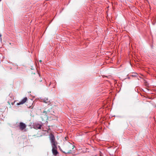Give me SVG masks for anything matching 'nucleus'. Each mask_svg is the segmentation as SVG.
<instances>
[{
    "label": "nucleus",
    "mask_w": 156,
    "mask_h": 156,
    "mask_svg": "<svg viewBox=\"0 0 156 156\" xmlns=\"http://www.w3.org/2000/svg\"><path fill=\"white\" fill-rule=\"evenodd\" d=\"M1 37V34H0V37Z\"/></svg>",
    "instance_id": "nucleus-9"
},
{
    "label": "nucleus",
    "mask_w": 156,
    "mask_h": 156,
    "mask_svg": "<svg viewBox=\"0 0 156 156\" xmlns=\"http://www.w3.org/2000/svg\"><path fill=\"white\" fill-rule=\"evenodd\" d=\"M74 145L71 144H70L69 145L67 146L66 147V151H63L65 154H69L71 153L72 150L74 147Z\"/></svg>",
    "instance_id": "nucleus-2"
},
{
    "label": "nucleus",
    "mask_w": 156,
    "mask_h": 156,
    "mask_svg": "<svg viewBox=\"0 0 156 156\" xmlns=\"http://www.w3.org/2000/svg\"><path fill=\"white\" fill-rule=\"evenodd\" d=\"M41 100L42 101L46 103L48 105H49L50 103V101L48 98H42L41 99Z\"/></svg>",
    "instance_id": "nucleus-3"
},
{
    "label": "nucleus",
    "mask_w": 156,
    "mask_h": 156,
    "mask_svg": "<svg viewBox=\"0 0 156 156\" xmlns=\"http://www.w3.org/2000/svg\"><path fill=\"white\" fill-rule=\"evenodd\" d=\"M15 101H14L13 102H11V101H8V103L10 105V103H11V104L12 105H13L15 103Z\"/></svg>",
    "instance_id": "nucleus-7"
},
{
    "label": "nucleus",
    "mask_w": 156,
    "mask_h": 156,
    "mask_svg": "<svg viewBox=\"0 0 156 156\" xmlns=\"http://www.w3.org/2000/svg\"><path fill=\"white\" fill-rule=\"evenodd\" d=\"M49 139L52 147V152L55 155H56L58 153L57 151V142L55 141L54 135L51 133L49 135Z\"/></svg>",
    "instance_id": "nucleus-1"
},
{
    "label": "nucleus",
    "mask_w": 156,
    "mask_h": 156,
    "mask_svg": "<svg viewBox=\"0 0 156 156\" xmlns=\"http://www.w3.org/2000/svg\"><path fill=\"white\" fill-rule=\"evenodd\" d=\"M137 74H136L135 75H132L131 76H136Z\"/></svg>",
    "instance_id": "nucleus-8"
},
{
    "label": "nucleus",
    "mask_w": 156,
    "mask_h": 156,
    "mask_svg": "<svg viewBox=\"0 0 156 156\" xmlns=\"http://www.w3.org/2000/svg\"><path fill=\"white\" fill-rule=\"evenodd\" d=\"M1 0H0V1H1Z\"/></svg>",
    "instance_id": "nucleus-13"
},
{
    "label": "nucleus",
    "mask_w": 156,
    "mask_h": 156,
    "mask_svg": "<svg viewBox=\"0 0 156 156\" xmlns=\"http://www.w3.org/2000/svg\"><path fill=\"white\" fill-rule=\"evenodd\" d=\"M100 156H102L101 155H100Z\"/></svg>",
    "instance_id": "nucleus-12"
},
{
    "label": "nucleus",
    "mask_w": 156,
    "mask_h": 156,
    "mask_svg": "<svg viewBox=\"0 0 156 156\" xmlns=\"http://www.w3.org/2000/svg\"><path fill=\"white\" fill-rule=\"evenodd\" d=\"M60 151H62V150L60 148Z\"/></svg>",
    "instance_id": "nucleus-11"
},
{
    "label": "nucleus",
    "mask_w": 156,
    "mask_h": 156,
    "mask_svg": "<svg viewBox=\"0 0 156 156\" xmlns=\"http://www.w3.org/2000/svg\"><path fill=\"white\" fill-rule=\"evenodd\" d=\"M20 128L21 130H23L26 127V124L22 122H20Z\"/></svg>",
    "instance_id": "nucleus-5"
},
{
    "label": "nucleus",
    "mask_w": 156,
    "mask_h": 156,
    "mask_svg": "<svg viewBox=\"0 0 156 156\" xmlns=\"http://www.w3.org/2000/svg\"><path fill=\"white\" fill-rule=\"evenodd\" d=\"M42 125L39 124H35L34 125V128L35 129H40L41 128Z\"/></svg>",
    "instance_id": "nucleus-6"
},
{
    "label": "nucleus",
    "mask_w": 156,
    "mask_h": 156,
    "mask_svg": "<svg viewBox=\"0 0 156 156\" xmlns=\"http://www.w3.org/2000/svg\"><path fill=\"white\" fill-rule=\"evenodd\" d=\"M40 62H41V60H40Z\"/></svg>",
    "instance_id": "nucleus-10"
},
{
    "label": "nucleus",
    "mask_w": 156,
    "mask_h": 156,
    "mask_svg": "<svg viewBox=\"0 0 156 156\" xmlns=\"http://www.w3.org/2000/svg\"><path fill=\"white\" fill-rule=\"evenodd\" d=\"M27 99V97L24 98L20 102L17 103L16 105H18L24 103L26 101Z\"/></svg>",
    "instance_id": "nucleus-4"
}]
</instances>
